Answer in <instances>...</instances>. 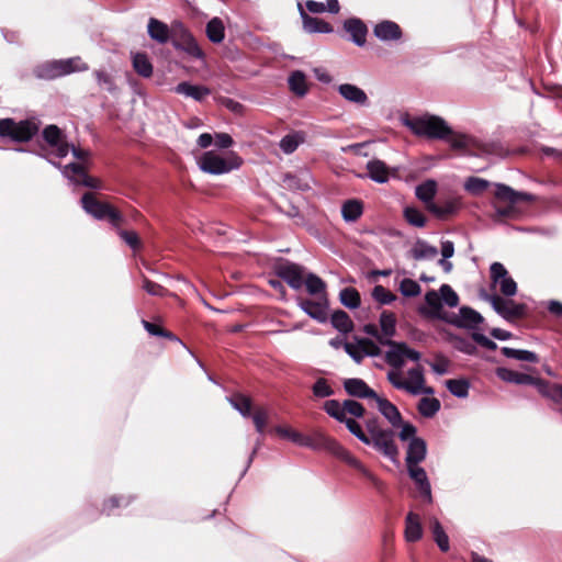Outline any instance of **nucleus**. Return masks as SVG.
Returning a JSON list of instances; mask_svg holds the SVG:
<instances>
[{
    "label": "nucleus",
    "mask_w": 562,
    "mask_h": 562,
    "mask_svg": "<svg viewBox=\"0 0 562 562\" xmlns=\"http://www.w3.org/2000/svg\"><path fill=\"white\" fill-rule=\"evenodd\" d=\"M385 345L390 347L385 352V361L392 368L386 378L392 386L412 395L434 394V389L426 386L424 368L418 363L420 352L405 342L392 341Z\"/></svg>",
    "instance_id": "obj_1"
},
{
    "label": "nucleus",
    "mask_w": 562,
    "mask_h": 562,
    "mask_svg": "<svg viewBox=\"0 0 562 562\" xmlns=\"http://www.w3.org/2000/svg\"><path fill=\"white\" fill-rule=\"evenodd\" d=\"M303 447L311 448L313 450H324L336 458L344 461L349 467L359 471L364 477L376 483L375 476L369 471L363 463L352 456L345 447H342L336 439L326 436L321 431H315L311 436H306Z\"/></svg>",
    "instance_id": "obj_2"
},
{
    "label": "nucleus",
    "mask_w": 562,
    "mask_h": 562,
    "mask_svg": "<svg viewBox=\"0 0 562 562\" xmlns=\"http://www.w3.org/2000/svg\"><path fill=\"white\" fill-rule=\"evenodd\" d=\"M403 124L415 135L431 139H446L451 135V128L439 116L425 114L422 116L406 117Z\"/></svg>",
    "instance_id": "obj_3"
},
{
    "label": "nucleus",
    "mask_w": 562,
    "mask_h": 562,
    "mask_svg": "<svg viewBox=\"0 0 562 562\" xmlns=\"http://www.w3.org/2000/svg\"><path fill=\"white\" fill-rule=\"evenodd\" d=\"M88 69V64L80 56H75L42 64L36 68L35 74L37 78L52 80L74 72H83Z\"/></svg>",
    "instance_id": "obj_4"
},
{
    "label": "nucleus",
    "mask_w": 562,
    "mask_h": 562,
    "mask_svg": "<svg viewBox=\"0 0 562 562\" xmlns=\"http://www.w3.org/2000/svg\"><path fill=\"white\" fill-rule=\"evenodd\" d=\"M241 158L235 153L223 156L213 150L205 151L198 160L199 168L210 175H224L241 166Z\"/></svg>",
    "instance_id": "obj_5"
},
{
    "label": "nucleus",
    "mask_w": 562,
    "mask_h": 562,
    "mask_svg": "<svg viewBox=\"0 0 562 562\" xmlns=\"http://www.w3.org/2000/svg\"><path fill=\"white\" fill-rule=\"evenodd\" d=\"M81 206L89 215L99 221L106 220L117 229L123 223V215L117 210L109 203L97 200L95 195L91 192L82 195Z\"/></svg>",
    "instance_id": "obj_6"
},
{
    "label": "nucleus",
    "mask_w": 562,
    "mask_h": 562,
    "mask_svg": "<svg viewBox=\"0 0 562 562\" xmlns=\"http://www.w3.org/2000/svg\"><path fill=\"white\" fill-rule=\"evenodd\" d=\"M481 297L488 302L493 310L506 321L521 318L527 313V306L524 303H517L510 297H502L496 293L481 292Z\"/></svg>",
    "instance_id": "obj_7"
},
{
    "label": "nucleus",
    "mask_w": 562,
    "mask_h": 562,
    "mask_svg": "<svg viewBox=\"0 0 562 562\" xmlns=\"http://www.w3.org/2000/svg\"><path fill=\"white\" fill-rule=\"evenodd\" d=\"M38 132V125L32 120L14 121L13 119L0 120V136L14 142H29Z\"/></svg>",
    "instance_id": "obj_8"
},
{
    "label": "nucleus",
    "mask_w": 562,
    "mask_h": 562,
    "mask_svg": "<svg viewBox=\"0 0 562 562\" xmlns=\"http://www.w3.org/2000/svg\"><path fill=\"white\" fill-rule=\"evenodd\" d=\"M491 281L494 286H498L504 296L512 297L517 293V283L509 276L505 266L501 262H494L490 268Z\"/></svg>",
    "instance_id": "obj_9"
},
{
    "label": "nucleus",
    "mask_w": 562,
    "mask_h": 562,
    "mask_svg": "<svg viewBox=\"0 0 562 562\" xmlns=\"http://www.w3.org/2000/svg\"><path fill=\"white\" fill-rule=\"evenodd\" d=\"M175 32L178 34L177 37L173 38V47L176 49H181L186 52L191 57L196 59H203L204 53L198 45L194 37L191 33L183 26L181 22H177L175 25Z\"/></svg>",
    "instance_id": "obj_10"
},
{
    "label": "nucleus",
    "mask_w": 562,
    "mask_h": 562,
    "mask_svg": "<svg viewBox=\"0 0 562 562\" xmlns=\"http://www.w3.org/2000/svg\"><path fill=\"white\" fill-rule=\"evenodd\" d=\"M43 138L49 147V154L57 158H64L68 155L70 145L65 139L61 130L56 125L46 126L43 131Z\"/></svg>",
    "instance_id": "obj_11"
},
{
    "label": "nucleus",
    "mask_w": 562,
    "mask_h": 562,
    "mask_svg": "<svg viewBox=\"0 0 562 562\" xmlns=\"http://www.w3.org/2000/svg\"><path fill=\"white\" fill-rule=\"evenodd\" d=\"M276 273L284 280L292 289L300 290L304 283V268L297 263L284 262L276 268Z\"/></svg>",
    "instance_id": "obj_12"
},
{
    "label": "nucleus",
    "mask_w": 562,
    "mask_h": 562,
    "mask_svg": "<svg viewBox=\"0 0 562 562\" xmlns=\"http://www.w3.org/2000/svg\"><path fill=\"white\" fill-rule=\"evenodd\" d=\"M345 351L360 363L366 357H376L381 353L380 347L370 339H360L357 344L345 342Z\"/></svg>",
    "instance_id": "obj_13"
},
{
    "label": "nucleus",
    "mask_w": 562,
    "mask_h": 562,
    "mask_svg": "<svg viewBox=\"0 0 562 562\" xmlns=\"http://www.w3.org/2000/svg\"><path fill=\"white\" fill-rule=\"evenodd\" d=\"M63 175L74 184L83 186L91 189H100V180L87 175L83 167L79 164H68L63 168Z\"/></svg>",
    "instance_id": "obj_14"
},
{
    "label": "nucleus",
    "mask_w": 562,
    "mask_h": 562,
    "mask_svg": "<svg viewBox=\"0 0 562 562\" xmlns=\"http://www.w3.org/2000/svg\"><path fill=\"white\" fill-rule=\"evenodd\" d=\"M371 445L382 452L385 457L394 460L397 456V447L394 442V431L391 429H381L372 437H369Z\"/></svg>",
    "instance_id": "obj_15"
},
{
    "label": "nucleus",
    "mask_w": 562,
    "mask_h": 562,
    "mask_svg": "<svg viewBox=\"0 0 562 562\" xmlns=\"http://www.w3.org/2000/svg\"><path fill=\"white\" fill-rule=\"evenodd\" d=\"M177 21L168 26L166 23L150 18L147 25V32L151 40L156 41L159 44H165L168 41L173 43V38L178 36L175 32V25Z\"/></svg>",
    "instance_id": "obj_16"
},
{
    "label": "nucleus",
    "mask_w": 562,
    "mask_h": 562,
    "mask_svg": "<svg viewBox=\"0 0 562 562\" xmlns=\"http://www.w3.org/2000/svg\"><path fill=\"white\" fill-rule=\"evenodd\" d=\"M299 306L311 318L324 323L327 321L328 301L327 295L319 296L316 301L301 300Z\"/></svg>",
    "instance_id": "obj_17"
},
{
    "label": "nucleus",
    "mask_w": 562,
    "mask_h": 562,
    "mask_svg": "<svg viewBox=\"0 0 562 562\" xmlns=\"http://www.w3.org/2000/svg\"><path fill=\"white\" fill-rule=\"evenodd\" d=\"M409 477L415 482L420 495L428 502L431 503V486L427 476L426 471L419 465H406Z\"/></svg>",
    "instance_id": "obj_18"
},
{
    "label": "nucleus",
    "mask_w": 562,
    "mask_h": 562,
    "mask_svg": "<svg viewBox=\"0 0 562 562\" xmlns=\"http://www.w3.org/2000/svg\"><path fill=\"white\" fill-rule=\"evenodd\" d=\"M339 94L347 101L359 106H367L369 98L363 89L352 83H341L337 88Z\"/></svg>",
    "instance_id": "obj_19"
},
{
    "label": "nucleus",
    "mask_w": 562,
    "mask_h": 562,
    "mask_svg": "<svg viewBox=\"0 0 562 562\" xmlns=\"http://www.w3.org/2000/svg\"><path fill=\"white\" fill-rule=\"evenodd\" d=\"M346 392L355 397L375 398L376 393L361 379L352 378L344 382Z\"/></svg>",
    "instance_id": "obj_20"
},
{
    "label": "nucleus",
    "mask_w": 562,
    "mask_h": 562,
    "mask_svg": "<svg viewBox=\"0 0 562 562\" xmlns=\"http://www.w3.org/2000/svg\"><path fill=\"white\" fill-rule=\"evenodd\" d=\"M379 324L381 328V337H379V342L382 345L392 342L393 340H391V338L396 333L395 314L390 311H383L380 315Z\"/></svg>",
    "instance_id": "obj_21"
},
{
    "label": "nucleus",
    "mask_w": 562,
    "mask_h": 562,
    "mask_svg": "<svg viewBox=\"0 0 562 562\" xmlns=\"http://www.w3.org/2000/svg\"><path fill=\"white\" fill-rule=\"evenodd\" d=\"M426 453L427 447L425 440L422 438H413L408 443L406 452V465L419 464L426 458Z\"/></svg>",
    "instance_id": "obj_22"
},
{
    "label": "nucleus",
    "mask_w": 562,
    "mask_h": 562,
    "mask_svg": "<svg viewBox=\"0 0 562 562\" xmlns=\"http://www.w3.org/2000/svg\"><path fill=\"white\" fill-rule=\"evenodd\" d=\"M496 374L501 380L515 384H533L538 387V383L543 382L542 380L535 379L529 374L520 373L506 368H498L496 370Z\"/></svg>",
    "instance_id": "obj_23"
},
{
    "label": "nucleus",
    "mask_w": 562,
    "mask_h": 562,
    "mask_svg": "<svg viewBox=\"0 0 562 562\" xmlns=\"http://www.w3.org/2000/svg\"><path fill=\"white\" fill-rule=\"evenodd\" d=\"M376 408L379 412L389 420V423L397 427L402 423V416L397 407L392 404L389 400L376 395L374 398Z\"/></svg>",
    "instance_id": "obj_24"
},
{
    "label": "nucleus",
    "mask_w": 562,
    "mask_h": 562,
    "mask_svg": "<svg viewBox=\"0 0 562 562\" xmlns=\"http://www.w3.org/2000/svg\"><path fill=\"white\" fill-rule=\"evenodd\" d=\"M175 92L178 94H182L187 98H191L195 101H202L211 93L209 88L204 86L192 85L188 81H183L177 85L175 88Z\"/></svg>",
    "instance_id": "obj_25"
},
{
    "label": "nucleus",
    "mask_w": 562,
    "mask_h": 562,
    "mask_svg": "<svg viewBox=\"0 0 562 562\" xmlns=\"http://www.w3.org/2000/svg\"><path fill=\"white\" fill-rule=\"evenodd\" d=\"M344 27L350 34L351 40L356 45H364L368 29L361 20L356 18L348 19L345 21Z\"/></svg>",
    "instance_id": "obj_26"
},
{
    "label": "nucleus",
    "mask_w": 562,
    "mask_h": 562,
    "mask_svg": "<svg viewBox=\"0 0 562 562\" xmlns=\"http://www.w3.org/2000/svg\"><path fill=\"white\" fill-rule=\"evenodd\" d=\"M374 35L381 41H396L402 36L400 26L392 21H383L374 26Z\"/></svg>",
    "instance_id": "obj_27"
},
{
    "label": "nucleus",
    "mask_w": 562,
    "mask_h": 562,
    "mask_svg": "<svg viewBox=\"0 0 562 562\" xmlns=\"http://www.w3.org/2000/svg\"><path fill=\"white\" fill-rule=\"evenodd\" d=\"M482 322V315L470 307H461L454 321L459 327L470 329L476 328Z\"/></svg>",
    "instance_id": "obj_28"
},
{
    "label": "nucleus",
    "mask_w": 562,
    "mask_h": 562,
    "mask_svg": "<svg viewBox=\"0 0 562 562\" xmlns=\"http://www.w3.org/2000/svg\"><path fill=\"white\" fill-rule=\"evenodd\" d=\"M460 199L453 196L441 203H431V205H429V212L439 218H446L447 216L454 214L460 209Z\"/></svg>",
    "instance_id": "obj_29"
},
{
    "label": "nucleus",
    "mask_w": 562,
    "mask_h": 562,
    "mask_svg": "<svg viewBox=\"0 0 562 562\" xmlns=\"http://www.w3.org/2000/svg\"><path fill=\"white\" fill-rule=\"evenodd\" d=\"M300 13L303 21V27L308 33H330L333 32V27L329 23L325 22L319 18H314L308 15L303 9L300 7Z\"/></svg>",
    "instance_id": "obj_30"
},
{
    "label": "nucleus",
    "mask_w": 562,
    "mask_h": 562,
    "mask_svg": "<svg viewBox=\"0 0 562 562\" xmlns=\"http://www.w3.org/2000/svg\"><path fill=\"white\" fill-rule=\"evenodd\" d=\"M369 178L378 183H385L390 178V169L384 161L372 159L367 164Z\"/></svg>",
    "instance_id": "obj_31"
},
{
    "label": "nucleus",
    "mask_w": 562,
    "mask_h": 562,
    "mask_svg": "<svg viewBox=\"0 0 562 562\" xmlns=\"http://www.w3.org/2000/svg\"><path fill=\"white\" fill-rule=\"evenodd\" d=\"M92 75L97 81L98 87L101 90H104L110 94H116L119 92V87L115 82V78L110 71H108L104 68H99L93 70Z\"/></svg>",
    "instance_id": "obj_32"
},
{
    "label": "nucleus",
    "mask_w": 562,
    "mask_h": 562,
    "mask_svg": "<svg viewBox=\"0 0 562 562\" xmlns=\"http://www.w3.org/2000/svg\"><path fill=\"white\" fill-rule=\"evenodd\" d=\"M363 213V203L358 199H350L341 205V216L347 223L357 222Z\"/></svg>",
    "instance_id": "obj_33"
},
{
    "label": "nucleus",
    "mask_w": 562,
    "mask_h": 562,
    "mask_svg": "<svg viewBox=\"0 0 562 562\" xmlns=\"http://www.w3.org/2000/svg\"><path fill=\"white\" fill-rule=\"evenodd\" d=\"M423 536V528L420 525L419 516L414 513H408L405 520V539L409 542L419 540Z\"/></svg>",
    "instance_id": "obj_34"
},
{
    "label": "nucleus",
    "mask_w": 562,
    "mask_h": 562,
    "mask_svg": "<svg viewBox=\"0 0 562 562\" xmlns=\"http://www.w3.org/2000/svg\"><path fill=\"white\" fill-rule=\"evenodd\" d=\"M437 193V182L435 180H426L423 183L418 184L415 189L416 196L425 203L427 210L429 211V205L434 202V198Z\"/></svg>",
    "instance_id": "obj_35"
},
{
    "label": "nucleus",
    "mask_w": 562,
    "mask_h": 562,
    "mask_svg": "<svg viewBox=\"0 0 562 562\" xmlns=\"http://www.w3.org/2000/svg\"><path fill=\"white\" fill-rule=\"evenodd\" d=\"M305 142V134L303 132H293L284 135L279 143L280 149L290 155L294 153L301 144Z\"/></svg>",
    "instance_id": "obj_36"
},
{
    "label": "nucleus",
    "mask_w": 562,
    "mask_h": 562,
    "mask_svg": "<svg viewBox=\"0 0 562 562\" xmlns=\"http://www.w3.org/2000/svg\"><path fill=\"white\" fill-rule=\"evenodd\" d=\"M132 64L134 70L144 78H149L153 75V64L145 53H135L132 56Z\"/></svg>",
    "instance_id": "obj_37"
},
{
    "label": "nucleus",
    "mask_w": 562,
    "mask_h": 562,
    "mask_svg": "<svg viewBox=\"0 0 562 562\" xmlns=\"http://www.w3.org/2000/svg\"><path fill=\"white\" fill-rule=\"evenodd\" d=\"M290 90L297 97H304L307 91L306 76L301 70L293 71L288 79Z\"/></svg>",
    "instance_id": "obj_38"
},
{
    "label": "nucleus",
    "mask_w": 562,
    "mask_h": 562,
    "mask_svg": "<svg viewBox=\"0 0 562 562\" xmlns=\"http://www.w3.org/2000/svg\"><path fill=\"white\" fill-rule=\"evenodd\" d=\"M331 325L340 333L348 334L353 329V323L349 315L341 310L335 311L330 317Z\"/></svg>",
    "instance_id": "obj_39"
},
{
    "label": "nucleus",
    "mask_w": 562,
    "mask_h": 562,
    "mask_svg": "<svg viewBox=\"0 0 562 562\" xmlns=\"http://www.w3.org/2000/svg\"><path fill=\"white\" fill-rule=\"evenodd\" d=\"M306 291L311 295L323 296L326 295V283L316 274L307 273L304 277V283Z\"/></svg>",
    "instance_id": "obj_40"
},
{
    "label": "nucleus",
    "mask_w": 562,
    "mask_h": 562,
    "mask_svg": "<svg viewBox=\"0 0 562 562\" xmlns=\"http://www.w3.org/2000/svg\"><path fill=\"white\" fill-rule=\"evenodd\" d=\"M412 257L415 260L432 259L437 256L438 250L436 247L429 245L425 240H418L412 248Z\"/></svg>",
    "instance_id": "obj_41"
},
{
    "label": "nucleus",
    "mask_w": 562,
    "mask_h": 562,
    "mask_svg": "<svg viewBox=\"0 0 562 562\" xmlns=\"http://www.w3.org/2000/svg\"><path fill=\"white\" fill-rule=\"evenodd\" d=\"M206 35L212 43H221L225 37V27L221 19L213 18L206 24Z\"/></svg>",
    "instance_id": "obj_42"
},
{
    "label": "nucleus",
    "mask_w": 562,
    "mask_h": 562,
    "mask_svg": "<svg viewBox=\"0 0 562 562\" xmlns=\"http://www.w3.org/2000/svg\"><path fill=\"white\" fill-rule=\"evenodd\" d=\"M430 527H431L434 540L437 543V546L439 547V549L443 552L448 551L449 547H450L449 546V537L446 533V531L443 530L439 520L436 518L431 519Z\"/></svg>",
    "instance_id": "obj_43"
},
{
    "label": "nucleus",
    "mask_w": 562,
    "mask_h": 562,
    "mask_svg": "<svg viewBox=\"0 0 562 562\" xmlns=\"http://www.w3.org/2000/svg\"><path fill=\"white\" fill-rule=\"evenodd\" d=\"M440 401L436 397H422L418 403V412L422 416L430 418L434 417L440 409Z\"/></svg>",
    "instance_id": "obj_44"
},
{
    "label": "nucleus",
    "mask_w": 562,
    "mask_h": 562,
    "mask_svg": "<svg viewBox=\"0 0 562 562\" xmlns=\"http://www.w3.org/2000/svg\"><path fill=\"white\" fill-rule=\"evenodd\" d=\"M228 401L243 417H250L252 407L250 397L244 394H235Z\"/></svg>",
    "instance_id": "obj_45"
},
{
    "label": "nucleus",
    "mask_w": 562,
    "mask_h": 562,
    "mask_svg": "<svg viewBox=\"0 0 562 562\" xmlns=\"http://www.w3.org/2000/svg\"><path fill=\"white\" fill-rule=\"evenodd\" d=\"M502 353L509 359H515L519 361H527V362H537L538 356L529 350H522V349H514L510 347H503Z\"/></svg>",
    "instance_id": "obj_46"
},
{
    "label": "nucleus",
    "mask_w": 562,
    "mask_h": 562,
    "mask_svg": "<svg viewBox=\"0 0 562 562\" xmlns=\"http://www.w3.org/2000/svg\"><path fill=\"white\" fill-rule=\"evenodd\" d=\"M339 299L347 308L355 310L360 306V294L355 288L342 289L339 293Z\"/></svg>",
    "instance_id": "obj_47"
},
{
    "label": "nucleus",
    "mask_w": 562,
    "mask_h": 562,
    "mask_svg": "<svg viewBox=\"0 0 562 562\" xmlns=\"http://www.w3.org/2000/svg\"><path fill=\"white\" fill-rule=\"evenodd\" d=\"M274 431L281 438L288 439L300 447H303L305 443L304 441H305L306 435H303L302 432L296 431L290 427L277 426L274 428Z\"/></svg>",
    "instance_id": "obj_48"
},
{
    "label": "nucleus",
    "mask_w": 562,
    "mask_h": 562,
    "mask_svg": "<svg viewBox=\"0 0 562 562\" xmlns=\"http://www.w3.org/2000/svg\"><path fill=\"white\" fill-rule=\"evenodd\" d=\"M446 386L452 395L459 398H464L469 394V383L464 380H448Z\"/></svg>",
    "instance_id": "obj_49"
},
{
    "label": "nucleus",
    "mask_w": 562,
    "mask_h": 562,
    "mask_svg": "<svg viewBox=\"0 0 562 562\" xmlns=\"http://www.w3.org/2000/svg\"><path fill=\"white\" fill-rule=\"evenodd\" d=\"M324 411L333 418L338 422H342L346 418L344 403L340 404L336 400H328L324 403Z\"/></svg>",
    "instance_id": "obj_50"
},
{
    "label": "nucleus",
    "mask_w": 562,
    "mask_h": 562,
    "mask_svg": "<svg viewBox=\"0 0 562 562\" xmlns=\"http://www.w3.org/2000/svg\"><path fill=\"white\" fill-rule=\"evenodd\" d=\"M495 187H496V191H495L496 199H498L501 201L508 202L510 204L517 203L518 191H515L510 187L503 184V183H496Z\"/></svg>",
    "instance_id": "obj_51"
},
{
    "label": "nucleus",
    "mask_w": 562,
    "mask_h": 562,
    "mask_svg": "<svg viewBox=\"0 0 562 562\" xmlns=\"http://www.w3.org/2000/svg\"><path fill=\"white\" fill-rule=\"evenodd\" d=\"M404 217L412 226L424 227L426 225V217L424 213L416 207H405Z\"/></svg>",
    "instance_id": "obj_52"
},
{
    "label": "nucleus",
    "mask_w": 562,
    "mask_h": 562,
    "mask_svg": "<svg viewBox=\"0 0 562 562\" xmlns=\"http://www.w3.org/2000/svg\"><path fill=\"white\" fill-rule=\"evenodd\" d=\"M250 417L252 418V422H254L257 432L260 435H263L266 426L269 420L268 409H266L263 407H258V408H256L254 414L250 415Z\"/></svg>",
    "instance_id": "obj_53"
},
{
    "label": "nucleus",
    "mask_w": 562,
    "mask_h": 562,
    "mask_svg": "<svg viewBox=\"0 0 562 562\" xmlns=\"http://www.w3.org/2000/svg\"><path fill=\"white\" fill-rule=\"evenodd\" d=\"M341 423H344L346 425V427L348 428V430L356 437L358 438L362 443L364 445H368L370 446L371 445V441H370V438L369 436H367L364 434V431L362 430L361 426L359 425L358 422H356L353 418H345V420H342Z\"/></svg>",
    "instance_id": "obj_54"
},
{
    "label": "nucleus",
    "mask_w": 562,
    "mask_h": 562,
    "mask_svg": "<svg viewBox=\"0 0 562 562\" xmlns=\"http://www.w3.org/2000/svg\"><path fill=\"white\" fill-rule=\"evenodd\" d=\"M538 391L543 396L550 397L553 401H562V385H558V384L550 385L547 382H539Z\"/></svg>",
    "instance_id": "obj_55"
},
{
    "label": "nucleus",
    "mask_w": 562,
    "mask_h": 562,
    "mask_svg": "<svg viewBox=\"0 0 562 562\" xmlns=\"http://www.w3.org/2000/svg\"><path fill=\"white\" fill-rule=\"evenodd\" d=\"M400 292L406 297H415L420 294V285L413 279L405 278L400 283Z\"/></svg>",
    "instance_id": "obj_56"
},
{
    "label": "nucleus",
    "mask_w": 562,
    "mask_h": 562,
    "mask_svg": "<svg viewBox=\"0 0 562 562\" xmlns=\"http://www.w3.org/2000/svg\"><path fill=\"white\" fill-rule=\"evenodd\" d=\"M372 297L381 305L391 304L396 300V295L385 289L383 285H375L373 288Z\"/></svg>",
    "instance_id": "obj_57"
},
{
    "label": "nucleus",
    "mask_w": 562,
    "mask_h": 562,
    "mask_svg": "<svg viewBox=\"0 0 562 562\" xmlns=\"http://www.w3.org/2000/svg\"><path fill=\"white\" fill-rule=\"evenodd\" d=\"M490 186V182L485 179L477 178V177H470L467 179L464 183V188L467 191H469L472 194H479L485 189H487Z\"/></svg>",
    "instance_id": "obj_58"
},
{
    "label": "nucleus",
    "mask_w": 562,
    "mask_h": 562,
    "mask_svg": "<svg viewBox=\"0 0 562 562\" xmlns=\"http://www.w3.org/2000/svg\"><path fill=\"white\" fill-rule=\"evenodd\" d=\"M313 394L316 397L324 398L329 397L334 394L333 387L329 385L328 381L324 378H319L316 380L312 387Z\"/></svg>",
    "instance_id": "obj_59"
},
{
    "label": "nucleus",
    "mask_w": 562,
    "mask_h": 562,
    "mask_svg": "<svg viewBox=\"0 0 562 562\" xmlns=\"http://www.w3.org/2000/svg\"><path fill=\"white\" fill-rule=\"evenodd\" d=\"M441 301H443L449 307H454L459 303L458 294L453 291V289L443 284L439 289Z\"/></svg>",
    "instance_id": "obj_60"
},
{
    "label": "nucleus",
    "mask_w": 562,
    "mask_h": 562,
    "mask_svg": "<svg viewBox=\"0 0 562 562\" xmlns=\"http://www.w3.org/2000/svg\"><path fill=\"white\" fill-rule=\"evenodd\" d=\"M143 289L153 296H166L168 295V290L165 289L162 285L153 282L148 278H143Z\"/></svg>",
    "instance_id": "obj_61"
},
{
    "label": "nucleus",
    "mask_w": 562,
    "mask_h": 562,
    "mask_svg": "<svg viewBox=\"0 0 562 562\" xmlns=\"http://www.w3.org/2000/svg\"><path fill=\"white\" fill-rule=\"evenodd\" d=\"M120 237L133 249H138L140 247V240L137 233L133 231H117Z\"/></svg>",
    "instance_id": "obj_62"
},
{
    "label": "nucleus",
    "mask_w": 562,
    "mask_h": 562,
    "mask_svg": "<svg viewBox=\"0 0 562 562\" xmlns=\"http://www.w3.org/2000/svg\"><path fill=\"white\" fill-rule=\"evenodd\" d=\"M345 414L348 413L355 417H362L364 415V407L357 401L346 400L344 401Z\"/></svg>",
    "instance_id": "obj_63"
},
{
    "label": "nucleus",
    "mask_w": 562,
    "mask_h": 562,
    "mask_svg": "<svg viewBox=\"0 0 562 562\" xmlns=\"http://www.w3.org/2000/svg\"><path fill=\"white\" fill-rule=\"evenodd\" d=\"M425 302L427 305L434 310H438L441 307V297L440 292L437 293L436 291H428L425 295Z\"/></svg>",
    "instance_id": "obj_64"
}]
</instances>
